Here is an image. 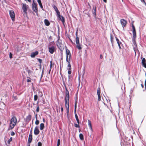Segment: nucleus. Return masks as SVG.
Instances as JSON below:
<instances>
[{"mask_svg": "<svg viewBox=\"0 0 146 146\" xmlns=\"http://www.w3.org/2000/svg\"><path fill=\"white\" fill-rule=\"evenodd\" d=\"M32 129H33L32 128L31 129L29 134L32 135Z\"/></svg>", "mask_w": 146, "mask_h": 146, "instance_id": "3c124183", "label": "nucleus"}, {"mask_svg": "<svg viewBox=\"0 0 146 146\" xmlns=\"http://www.w3.org/2000/svg\"><path fill=\"white\" fill-rule=\"evenodd\" d=\"M76 47L79 50H81L82 48L81 46L80 43L79 38L78 37H76Z\"/></svg>", "mask_w": 146, "mask_h": 146, "instance_id": "423d86ee", "label": "nucleus"}, {"mask_svg": "<svg viewBox=\"0 0 146 146\" xmlns=\"http://www.w3.org/2000/svg\"><path fill=\"white\" fill-rule=\"evenodd\" d=\"M11 135L12 136H13L15 135V133L13 131H12L11 133Z\"/></svg>", "mask_w": 146, "mask_h": 146, "instance_id": "c03bdc74", "label": "nucleus"}, {"mask_svg": "<svg viewBox=\"0 0 146 146\" xmlns=\"http://www.w3.org/2000/svg\"><path fill=\"white\" fill-rule=\"evenodd\" d=\"M43 122H45V119L44 118L43 119Z\"/></svg>", "mask_w": 146, "mask_h": 146, "instance_id": "338daca9", "label": "nucleus"}, {"mask_svg": "<svg viewBox=\"0 0 146 146\" xmlns=\"http://www.w3.org/2000/svg\"><path fill=\"white\" fill-rule=\"evenodd\" d=\"M132 29H133V34L134 33H136V32L135 28L134 26V25L133 24H132Z\"/></svg>", "mask_w": 146, "mask_h": 146, "instance_id": "a878e982", "label": "nucleus"}, {"mask_svg": "<svg viewBox=\"0 0 146 146\" xmlns=\"http://www.w3.org/2000/svg\"><path fill=\"white\" fill-rule=\"evenodd\" d=\"M17 122V119L16 117L13 116L11 118L9 123V129H12L14 128L16 125Z\"/></svg>", "mask_w": 146, "mask_h": 146, "instance_id": "f257e3e1", "label": "nucleus"}, {"mask_svg": "<svg viewBox=\"0 0 146 146\" xmlns=\"http://www.w3.org/2000/svg\"><path fill=\"white\" fill-rule=\"evenodd\" d=\"M65 107L66 108L67 115L69 113V101H65Z\"/></svg>", "mask_w": 146, "mask_h": 146, "instance_id": "6e6552de", "label": "nucleus"}, {"mask_svg": "<svg viewBox=\"0 0 146 146\" xmlns=\"http://www.w3.org/2000/svg\"><path fill=\"white\" fill-rule=\"evenodd\" d=\"M56 48L54 46H52L48 48L49 52L51 54H52L54 51H56Z\"/></svg>", "mask_w": 146, "mask_h": 146, "instance_id": "1a4fd4ad", "label": "nucleus"}, {"mask_svg": "<svg viewBox=\"0 0 146 146\" xmlns=\"http://www.w3.org/2000/svg\"><path fill=\"white\" fill-rule=\"evenodd\" d=\"M120 22L123 28L125 26L127 23V21L123 19H121Z\"/></svg>", "mask_w": 146, "mask_h": 146, "instance_id": "f8f14e48", "label": "nucleus"}, {"mask_svg": "<svg viewBox=\"0 0 146 146\" xmlns=\"http://www.w3.org/2000/svg\"><path fill=\"white\" fill-rule=\"evenodd\" d=\"M38 61L40 63V64H41L42 63V60L40 58H38Z\"/></svg>", "mask_w": 146, "mask_h": 146, "instance_id": "79ce46f5", "label": "nucleus"}, {"mask_svg": "<svg viewBox=\"0 0 146 146\" xmlns=\"http://www.w3.org/2000/svg\"><path fill=\"white\" fill-rule=\"evenodd\" d=\"M40 133V131L38 129V127L36 126L35 127L34 130V133L35 135H37Z\"/></svg>", "mask_w": 146, "mask_h": 146, "instance_id": "4468645a", "label": "nucleus"}, {"mask_svg": "<svg viewBox=\"0 0 146 146\" xmlns=\"http://www.w3.org/2000/svg\"><path fill=\"white\" fill-rule=\"evenodd\" d=\"M103 1L105 3H106L107 2V0H103Z\"/></svg>", "mask_w": 146, "mask_h": 146, "instance_id": "052dcab7", "label": "nucleus"}, {"mask_svg": "<svg viewBox=\"0 0 146 146\" xmlns=\"http://www.w3.org/2000/svg\"><path fill=\"white\" fill-rule=\"evenodd\" d=\"M88 125L90 128L92 130V124L91 121L89 120H88Z\"/></svg>", "mask_w": 146, "mask_h": 146, "instance_id": "b1692460", "label": "nucleus"}, {"mask_svg": "<svg viewBox=\"0 0 146 146\" xmlns=\"http://www.w3.org/2000/svg\"><path fill=\"white\" fill-rule=\"evenodd\" d=\"M9 15L13 21L15 20V14L14 11L13 10L9 11Z\"/></svg>", "mask_w": 146, "mask_h": 146, "instance_id": "9d476101", "label": "nucleus"}, {"mask_svg": "<svg viewBox=\"0 0 146 146\" xmlns=\"http://www.w3.org/2000/svg\"><path fill=\"white\" fill-rule=\"evenodd\" d=\"M37 2L38 3L40 6L42 10H44L41 2L40 0H37Z\"/></svg>", "mask_w": 146, "mask_h": 146, "instance_id": "4be33fe9", "label": "nucleus"}, {"mask_svg": "<svg viewBox=\"0 0 146 146\" xmlns=\"http://www.w3.org/2000/svg\"><path fill=\"white\" fill-rule=\"evenodd\" d=\"M38 94H39V95H40V97H41L43 95L42 92H40V91L39 92H38Z\"/></svg>", "mask_w": 146, "mask_h": 146, "instance_id": "37998d69", "label": "nucleus"}, {"mask_svg": "<svg viewBox=\"0 0 146 146\" xmlns=\"http://www.w3.org/2000/svg\"><path fill=\"white\" fill-rule=\"evenodd\" d=\"M32 8L34 11L36 13H38L37 5L36 3H35L34 0H33V3Z\"/></svg>", "mask_w": 146, "mask_h": 146, "instance_id": "39448f33", "label": "nucleus"}, {"mask_svg": "<svg viewBox=\"0 0 146 146\" xmlns=\"http://www.w3.org/2000/svg\"><path fill=\"white\" fill-rule=\"evenodd\" d=\"M51 69H50V68L49 71V72H48L49 74H50V71L51 70Z\"/></svg>", "mask_w": 146, "mask_h": 146, "instance_id": "e2e57ef3", "label": "nucleus"}, {"mask_svg": "<svg viewBox=\"0 0 146 146\" xmlns=\"http://www.w3.org/2000/svg\"><path fill=\"white\" fill-rule=\"evenodd\" d=\"M75 115V117L76 119V120L77 123H78L79 124L80 123L79 120L78 118V116L77 115Z\"/></svg>", "mask_w": 146, "mask_h": 146, "instance_id": "c85d7f7f", "label": "nucleus"}, {"mask_svg": "<svg viewBox=\"0 0 146 146\" xmlns=\"http://www.w3.org/2000/svg\"><path fill=\"white\" fill-rule=\"evenodd\" d=\"M36 120L35 122V124L36 125H38L39 123V120L37 119L36 116Z\"/></svg>", "mask_w": 146, "mask_h": 146, "instance_id": "72a5a7b5", "label": "nucleus"}, {"mask_svg": "<svg viewBox=\"0 0 146 146\" xmlns=\"http://www.w3.org/2000/svg\"><path fill=\"white\" fill-rule=\"evenodd\" d=\"M100 92V88H98L97 89V94L98 95V101L101 100Z\"/></svg>", "mask_w": 146, "mask_h": 146, "instance_id": "ddd939ff", "label": "nucleus"}, {"mask_svg": "<svg viewBox=\"0 0 146 146\" xmlns=\"http://www.w3.org/2000/svg\"><path fill=\"white\" fill-rule=\"evenodd\" d=\"M70 40V41L72 43H73V42L72 41V40L70 38H69Z\"/></svg>", "mask_w": 146, "mask_h": 146, "instance_id": "bf43d9fd", "label": "nucleus"}, {"mask_svg": "<svg viewBox=\"0 0 146 146\" xmlns=\"http://www.w3.org/2000/svg\"><path fill=\"white\" fill-rule=\"evenodd\" d=\"M22 5V9L24 14L26 15L27 14V11L29 8V6L25 3H23Z\"/></svg>", "mask_w": 146, "mask_h": 146, "instance_id": "20e7f679", "label": "nucleus"}, {"mask_svg": "<svg viewBox=\"0 0 146 146\" xmlns=\"http://www.w3.org/2000/svg\"><path fill=\"white\" fill-rule=\"evenodd\" d=\"M79 136L80 139L81 140H84V136L82 133L80 134Z\"/></svg>", "mask_w": 146, "mask_h": 146, "instance_id": "cd10ccee", "label": "nucleus"}, {"mask_svg": "<svg viewBox=\"0 0 146 146\" xmlns=\"http://www.w3.org/2000/svg\"><path fill=\"white\" fill-rule=\"evenodd\" d=\"M141 86L142 88H143L144 86L143 84H141Z\"/></svg>", "mask_w": 146, "mask_h": 146, "instance_id": "69168bd1", "label": "nucleus"}, {"mask_svg": "<svg viewBox=\"0 0 146 146\" xmlns=\"http://www.w3.org/2000/svg\"><path fill=\"white\" fill-rule=\"evenodd\" d=\"M78 31L77 30V31H76V37H78Z\"/></svg>", "mask_w": 146, "mask_h": 146, "instance_id": "5fc2aeb1", "label": "nucleus"}, {"mask_svg": "<svg viewBox=\"0 0 146 146\" xmlns=\"http://www.w3.org/2000/svg\"><path fill=\"white\" fill-rule=\"evenodd\" d=\"M110 40L111 42L113 43V36L111 34L110 35Z\"/></svg>", "mask_w": 146, "mask_h": 146, "instance_id": "c756f323", "label": "nucleus"}, {"mask_svg": "<svg viewBox=\"0 0 146 146\" xmlns=\"http://www.w3.org/2000/svg\"><path fill=\"white\" fill-rule=\"evenodd\" d=\"M63 84H64V87H65V89H66V88H67V87H66V84H65L64 83Z\"/></svg>", "mask_w": 146, "mask_h": 146, "instance_id": "6e6d98bb", "label": "nucleus"}, {"mask_svg": "<svg viewBox=\"0 0 146 146\" xmlns=\"http://www.w3.org/2000/svg\"><path fill=\"white\" fill-rule=\"evenodd\" d=\"M61 110L62 114H63V109L62 107H61Z\"/></svg>", "mask_w": 146, "mask_h": 146, "instance_id": "8fccbe9b", "label": "nucleus"}, {"mask_svg": "<svg viewBox=\"0 0 146 146\" xmlns=\"http://www.w3.org/2000/svg\"><path fill=\"white\" fill-rule=\"evenodd\" d=\"M136 38H133L132 39V42L133 44L136 47H137V45L136 44V42L135 40Z\"/></svg>", "mask_w": 146, "mask_h": 146, "instance_id": "bb28decb", "label": "nucleus"}, {"mask_svg": "<svg viewBox=\"0 0 146 146\" xmlns=\"http://www.w3.org/2000/svg\"><path fill=\"white\" fill-rule=\"evenodd\" d=\"M96 6H93V9L92 10V13L95 16L96 15Z\"/></svg>", "mask_w": 146, "mask_h": 146, "instance_id": "6ab92c4d", "label": "nucleus"}, {"mask_svg": "<svg viewBox=\"0 0 146 146\" xmlns=\"http://www.w3.org/2000/svg\"><path fill=\"white\" fill-rule=\"evenodd\" d=\"M56 44L58 48L60 51H62L64 49V46L62 43L61 40L59 38L56 41Z\"/></svg>", "mask_w": 146, "mask_h": 146, "instance_id": "f03ea898", "label": "nucleus"}, {"mask_svg": "<svg viewBox=\"0 0 146 146\" xmlns=\"http://www.w3.org/2000/svg\"><path fill=\"white\" fill-rule=\"evenodd\" d=\"M133 34V38H136V33Z\"/></svg>", "mask_w": 146, "mask_h": 146, "instance_id": "58836bf2", "label": "nucleus"}, {"mask_svg": "<svg viewBox=\"0 0 146 146\" xmlns=\"http://www.w3.org/2000/svg\"><path fill=\"white\" fill-rule=\"evenodd\" d=\"M31 79L30 78H29V79H27V81L28 82H31Z\"/></svg>", "mask_w": 146, "mask_h": 146, "instance_id": "de8ad7c7", "label": "nucleus"}, {"mask_svg": "<svg viewBox=\"0 0 146 146\" xmlns=\"http://www.w3.org/2000/svg\"><path fill=\"white\" fill-rule=\"evenodd\" d=\"M115 38L118 44L119 48H121V47L120 44H121V42L119 41V40L117 38V37H115Z\"/></svg>", "mask_w": 146, "mask_h": 146, "instance_id": "5701e85b", "label": "nucleus"}, {"mask_svg": "<svg viewBox=\"0 0 146 146\" xmlns=\"http://www.w3.org/2000/svg\"><path fill=\"white\" fill-rule=\"evenodd\" d=\"M32 118V115L29 114L27 116L26 118L25 119V121L26 122V124H27L31 120Z\"/></svg>", "mask_w": 146, "mask_h": 146, "instance_id": "9b49d317", "label": "nucleus"}, {"mask_svg": "<svg viewBox=\"0 0 146 146\" xmlns=\"http://www.w3.org/2000/svg\"><path fill=\"white\" fill-rule=\"evenodd\" d=\"M74 113L75 115H77V113H76V109H74Z\"/></svg>", "mask_w": 146, "mask_h": 146, "instance_id": "603ef678", "label": "nucleus"}, {"mask_svg": "<svg viewBox=\"0 0 146 146\" xmlns=\"http://www.w3.org/2000/svg\"><path fill=\"white\" fill-rule=\"evenodd\" d=\"M68 68H67V69L68 70H71V65L70 64V63H69V64L68 65Z\"/></svg>", "mask_w": 146, "mask_h": 146, "instance_id": "2f4dec72", "label": "nucleus"}, {"mask_svg": "<svg viewBox=\"0 0 146 146\" xmlns=\"http://www.w3.org/2000/svg\"><path fill=\"white\" fill-rule=\"evenodd\" d=\"M38 96L37 95H35L34 96V100L35 101H36L38 99Z\"/></svg>", "mask_w": 146, "mask_h": 146, "instance_id": "473e14b6", "label": "nucleus"}, {"mask_svg": "<svg viewBox=\"0 0 146 146\" xmlns=\"http://www.w3.org/2000/svg\"><path fill=\"white\" fill-rule=\"evenodd\" d=\"M58 17L59 18L60 20L63 24L64 25V23H65V19L64 17L62 16H61L60 15V16H59V15H57Z\"/></svg>", "mask_w": 146, "mask_h": 146, "instance_id": "2eb2a0df", "label": "nucleus"}, {"mask_svg": "<svg viewBox=\"0 0 146 146\" xmlns=\"http://www.w3.org/2000/svg\"><path fill=\"white\" fill-rule=\"evenodd\" d=\"M60 139H58L57 141V146H59L60 145Z\"/></svg>", "mask_w": 146, "mask_h": 146, "instance_id": "e433bc0d", "label": "nucleus"}, {"mask_svg": "<svg viewBox=\"0 0 146 146\" xmlns=\"http://www.w3.org/2000/svg\"><path fill=\"white\" fill-rule=\"evenodd\" d=\"M44 128V125L43 123H41L40 125V130H43Z\"/></svg>", "mask_w": 146, "mask_h": 146, "instance_id": "393cba45", "label": "nucleus"}, {"mask_svg": "<svg viewBox=\"0 0 146 146\" xmlns=\"http://www.w3.org/2000/svg\"><path fill=\"white\" fill-rule=\"evenodd\" d=\"M100 58L101 59H102L103 58V56L101 54L100 56Z\"/></svg>", "mask_w": 146, "mask_h": 146, "instance_id": "4d7b16f0", "label": "nucleus"}, {"mask_svg": "<svg viewBox=\"0 0 146 146\" xmlns=\"http://www.w3.org/2000/svg\"><path fill=\"white\" fill-rule=\"evenodd\" d=\"M45 25L46 26H48L50 25V23L48 20L47 19H45L44 21Z\"/></svg>", "mask_w": 146, "mask_h": 146, "instance_id": "412c9836", "label": "nucleus"}, {"mask_svg": "<svg viewBox=\"0 0 146 146\" xmlns=\"http://www.w3.org/2000/svg\"><path fill=\"white\" fill-rule=\"evenodd\" d=\"M68 70V73L69 74H70L72 73L71 70Z\"/></svg>", "mask_w": 146, "mask_h": 146, "instance_id": "49530a36", "label": "nucleus"}, {"mask_svg": "<svg viewBox=\"0 0 146 146\" xmlns=\"http://www.w3.org/2000/svg\"><path fill=\"white\" fill-rule=\"evenodd\" d=\"M29 2H31V0H27Z\"/></svg>", "mask_w": 146, "mask_h": 146, "instance_id": "680f3d73", "label": "nucleus"}, {"mask_svg": "<svg viewBox=\"0 0 146 146\" xmlns=\"http://www.w3.org/2000/svg\"><path fill=\"white\" fill-rule=\"evenodd\" d=\"M12 137H11L10 138V139L8 140L7 141V143L8 144H10V142L12 141Z\"/></svg>", "mask_w": 146, "mask_h": 146, "instance_id": "f704fd0d", "label": "nucleus"}, {"mask_svg": "<svg viewBox=\"0 0 146 146\" xmlns=\"http://www.w3.org/2000/svg\"><path fill=\"white\" fill-rule=\"evenodd\" d=\"M79 124H77L76 123L74 124V126L76 127L79 128L80 127L79 125Z\"/></svg>", "mask_w": 146, "mask_h": 146, "instance_id": "c9c22d12", "label": "nucleus"}, {"mask_svg": "<svg viewBox=\"0 0 146 146\" xmlns=\"http://www.w3.org/2000/svg\"><path fill=\"white\" fill-rule=\"evenodd\" d=\"M53 8L54 9L55 11H56L57 15H59L60 16V12L58 10L57 7L55 5H52Z\"/></svg>", "mask_w": 146, "mask_h": 146, "instance_id": "dca6fc26", "label": "nucleus"}, {"mask_svg": "<svg viewBox=\"0 0 146 146\" xmlns=\"http://www.w3.org/2000/svg\"><path fill=\"white\" fill-rule=\"evenodd\" d=\"M146 60L144 58H143L141 63L142 64V66L145 68H146Z\"/></svg>", "mask_w": 146, "mask_h": 146, "instance_id": "f3484780", "label": "nucleus"}, {"mask_svg": "<svg viewBox=\"0 0 146 146\" xmlns=\"http://www.w3.org/2000/svg\"><path fill=\"white\" fill-rule=\"evenodd\" d=\"M9 57L11 59L13 57V54L11 52L9 53Z\"/></svg>", "mask_w": 146, "mask_h": 146, "instance_id": "a19ab883", "label": "nucleus"}, {"mask_svg": "<svg viewBox=\"0 0 146 146\" xmlns=\"http://www.w3.org/2000/svg\"><path fill=\"white\" fill-rule=\"evenodd\" d=\"M38 146H42V143L40 142H39L38 143Z\"/></svg>", "mask_w": 146, "mask_h": 146, "instance_id": "a18cd8bd", "label": "nucleus"}, {"mask_svg": "<svg viewBox=\"0 0 146 146\" xmlns=\"http://www.w3.org/2000/svg\"><path fill=\"white\" fill-rule=\"evenodd\" d=\"M54 66V63L52 62V61L51 60L50 61V68L51 69L52 67V66Z\"/></svg>", "mask_w": 146, "mask_h": 146, "instance_id": "7c9ffc66", "label": "nucleus"}, {"mask_svg": "<svg viewBox=\"0 0 146 146\" xmlns=\"http://www.w3.org/2000/svg\"><path fill=\"white\" fill-rule=\"evenodd\" d=\"M28 73H30L32 72V71L30 70H28L27 71Z\"/></svg>", "mask_w": 146, "mask_h": 146, "instance_id": "864d4df0", "label": "nucleus"}, {"mask_svg": "<svg viewBox=\"0 0 146 146\" xmlns=\"http://www.w3.org/2000/svg\"><path fill=\"white\" fill-rule=\"evenodd\" d=\"M145 88H146V82L145 83Z\"/></svg>", "mask_w": 146, "mask_h": 146, "instance_id": "774afa93", "label": "nucleus"}, {"mask_svg": "<svg viewBox=\"0 0 146 146\" xmlns=\"http://www.w3.org/2000/svg\"><path fill=\"white\" fill-rule=\"evenodd\" d=\"M38 53V52L37 51H35V52H33L31 53V56L32 58H34L35 57V56L37 55Z\"/></svg>", "mask_w": 146, "mask_h": 146, "instance_id": "a211bd4d", "label": "nucleus"}, {"mask_svg": "<svg viewBox=\"0 0 146 146\" xmlns=\"http://www.w3.org/2000/svg\"><path fill=\"white\" fill-rule=\"evenodd\" d=\"M33 139L32 135L29 134L28 139V142L29 143H31Z\"/></svg>", "mask_w": 146, "mask_h": 146, "instance_id": "aec40b11", "label": "nucleus"}, {"mask_svg": "<svg viewBox=\"0 0 146 146\" xmlns=\"http://www.w3.org/2000/svg\"><path fill=\"white\" fill-rule=\"evenodd\" d=\"M65 101H69V92L67 88L65 89V97L64 99Z\"/></svg>", "mask_w": 146, "mask_h": 146, "instance_id": "0eeeda50", "label": "nucleus"}, {"mask_svg": "<svg viewBox=\"0 0 146 146\" xmlns=\"http://www.w3.org/2000/svg\"><path fill=\"white\" fill-rule=\"evenodd\" d=\"M66 61L70 63V61L71 53L70 51L68 49L66 50Z\"/></svg>", "mask_w": 146, "mask_h": 146, "instance_id": "7ed1b4c3", "label": "nucleus"}, {"mask_svg": "<svg viewBox=\"0 0 146 146\" xmlns=\"http://www.w3.org/2000/svg\"><path fill=\"white\" fill-rule=\"evenodd\" d=\"M140 1L144 3L145 5H146V3L145 2L144 0H140Z\"/></svg>", "mask_w": 146, "mask_h": 146, "instance_id": "09e8293b", "label": "nucleus"}, {"mask_svg": "<svg viewBox=\"0 0 146 146\" xmlns=\"http://www.w3.org/2000/svg\"><path fill=\"white\" fill-rule=\"evenodd\" d=\"M39 106L38 105H37V108L36 109V111L37 112H39Z\"/></svg>", "mask_w": 146, "mask_h": 146, "instance_id": "4c0bfd02", "label": "nucleus"}, {"mask_svg": "<svg viewBox=\"0 0 146 146\" xmlns=\"http://www.w3.org/2000/svg\"><path fill=\"white\" fill-rule=\"evenodd\" d=\"M52 38V36H50L49 38V39H51Z\"/></svg>", "mask_w": 146, "mask_h": 146, "instance_id": "0e129e2a", "label": "nucleus"}, {"mask_svg": "<svg viewBox=\"0 0 146 146\" xmlns=\"http://www.w3.org/2000/svg\"><path fill=\"white\" fill-rule=\"evenodd\" d=\"M31 143H28V145H27V146H30V144Z\"/></svg>", "mask_w": 146, "mask_h": 146, "instance_id": "13d9d810", "label": "nucleus"}, {"mask_svg": "<svg viewBox=\"0 0 146 146\" xmlns=\"http://www.w3.org/2000/svg\"><path fill=\"white\" fill-rule=\"evenodd\" d=\"M77 107V101L76 100V99L75 103V105H74V109H76Z\"/></svg>", "mask_w": 146, "mask_h": 146, "instance_id": "ea45409f", "label": "nucleus"}]
</instances>
